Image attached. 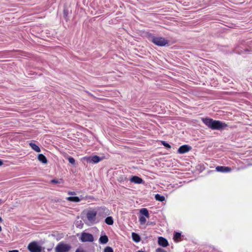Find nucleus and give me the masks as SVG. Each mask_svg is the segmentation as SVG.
Listing matches in <instances>:
<instances>
[{"mask_svg":"<svg viewBox=\"0 0 252 252\" xmlns=\"http://www.w3.org/2000/svg\"><path fill=\"white\" fill-rule=\"evenodd\" d=\"M51 182L53 184H58L60 183L59 180L56 179H53L51 181Z\"/></svg>","mask_w":252,"mask_h":252,"instance_id":"obj_27","label":"nucleus"},{"mask_svg":"<svg viewBox=\"0 0 252 252\" xmlns=\"http://www.w3.org/2000/svg\"><path fill=\"white\" fill-rule=\"evenodd\" d=\"M66 200L69 201L74 202H79L81 199L77 196H69L66 198Z\"/></svg>","mask_w":252,"mask_h":252,"instance_id":"obj_14","label":"nucleus"},{"mask_svg":"<svg viewBox=\"0 0 252 252\" xmlns=\"http://www.w3.org/2000/svg\"><path fill=\"white\" fill-rule=\"evenodd\" d=\"M2 164H3L2 161L1 159H0V166H1Z\"/></svg>","mask_w":252,"mask_h":252,"instance_id":"obj_31","label":"nucleus"},{"mask_svg":"<svg viewBox=\"0 0 252 252\" xmlns=\"http://www.w3.org/2000/svg\"><path fill=\"white\" fill-rule=\"evenodd\" d=\"M105 222L108 225H112L113 224V220L111 217H108L105 219Z\"/></svg>","mask_w":252,"mask_h":252,"instance_id":"obj_19","label":"nucleus"},{"mask_svg":"<svg viewBox=\"0 0 252 252\" xmlns=\"http://www.w3.org/2000/svg\"><path fill=\"white\" fill-rule=\"evenodd\" d=\"M84 159L86 160L88 162H94V163H98L101 160L99 157L97 156H94L92 157H84Z\"/></svg>","mask_w":252,"mask_h":252,"instance_id":"obj_7","label":"nucleus"},{"mask_svg":"<svg viewBox=\"0 0 252 252\" xmlns=\"http://www.w3.org/2000/svg\"><path fill=\"white\" fill-rule=\"evenodd\" d=\"M216 169L217 171L220 172H229L231 171L230 167L223 166H218L216 167Z\"/></svg>","mask_w":252,"mask_h":252,"instance_id":"obj_10","label":"nucleus"},{"mask_svg":"<svg viewBox=\"0 0 252 252\" xmlns=\"http://www.w3.org/2000/svg\"><path fill=\"white\" fill-rule=\"evenodd\" d=\"M28 248L31 252H41V248L38 246L35 242H32L30 243L28 245Z\"/></svg>","mask_w":252,"mask_h":252,"instance_id":"obj_5","label":"nucleus"},{"mask_svg":"<svg viewBox=\"0 0 252 252\" xmlns=\"http://www.w3.org/2000/svg\"><path fill=\"white\" fill-rule=\"evenodd\" d=\"M1 230H2V228H1V226H0V232L1 231Z\"/></svg>","mask_w":252,"mask_h":252,"instance_id":"obj_33","label":"nucleus"},{"mask_svg":"<svg viewBox=\"0 0 252 252\" xmlns=\"http://www.w3.org/2000/svg\"><path fill=\"white\" fill-rule=\"evenodd\" d=\"M132 238L133 240L136 243L140 242L141 240L139 235L134 232L132 233Z\"/></svg>","mask_w":252,"mask_h":252,"instance_id":"obj_16","label":"nucleus"},{"mask_svg":"<svg viewBox=\"0 0 252 252\" xmlns=\"http://www.w3.org/2000/svg\"><path fill=\"white\" fill-rule=\"evenodd\" d=\"M140 212L141 214L143 215L145 217L149 218V214L148 210L146 208H142L140 210Z\"/></svg>","mask_w":252,"mask_h":252,"instance_id":"obj_18","label":"nucleus"},{"mask_svg":"<svg viewBox=\"0 0 252 252\" xmlns=\"http://www.w3.org/2000/svg\"><path fill=\"white\" fill-rule=\"evenodd\" d=\"M80 240L82 242H92L94 241V238L92 234L87 232H83L81 233Z\"/></svg>","mask_w":252,"mask_h":252,"instance_id":"obj_3","label":"nucleus"},{"mask_svg":"<svg viewBox=\"0 0 252 252\" xmlns=\"http://www.w3.org/2000/svg\"><path fill=\"white\" fill-rule=\"evenodd\" d=\"M104 252H114V251L111 247L107 246L104 248Z\"/></svg>","mask_w":252,"mask_h":252,"instance_id":"obj_23","label":"nucleus"},{"mask_svg":"<svg viewBox=\"0 0 252 252\" xmlns=\"http://www.w3.org/2000/svg\"><path fill=\"white\" fill-rule=\"evenodd\" d=\"M99 241L100 244H106L108 242V238L105 235L101 236L99 238Z\"/></svg>","mask_w":252,"mask_h":252,"instance_id":"obj_13","label":"nucleus"},{"mask_svg":"<svg viewBox=\"0 0 252 252\" xmlns=\"http://www.w3.org/2000/svg\"><path fill=\"white\" fill-rule=\"evenodd\" d=\"M155 198L157 200L162 202L165 200V197L163 196L160 195V194H157L155 195Z\"/></svg>","mask_w":252,"mask_h":252,"instance_id":"obj_20","label":"nucleus"},{"mask_svg":"<svg viewBox=\"0 0 252 252\" xmlns=\"http://www.w3.org/2000/svg\"><path fill=\"white\" fill-rule=\"evenodd\" d=\"M139 221L141 224H143L146 222V219L145 217L141 216L139 217Z\"/></svg>","mask_w":252,"mask_h":252,"instance_id":"obj_22","label":"nucleus"},{"mask_svg":"<svg viewBox=\"0 0 252 252\" xmlns=\"http://www.w3.org/2000/svg\"><path fill=\"white\" fill-rule=\"evenodd\" d=\"M4 203V201H3L1 199H0V204H2Z\"/></svg>","mask_w":252,"mask_h":252,"instance_id":"obj_30","label":"nucleus"},{"mask_svg":"<svg viewBox=\"0 0 252 252\" xmlns=\"http://www.w3.org/2000/svg\"><path fill=\"white\" fill-rule=\"evenodd\" d=\"M161 143L165 147L167 148L170 149L171 148V146L164 141H162Z\"/></svg>","mask_w":252,"mask_h":252,"instance_id":"obj_24","label":"nucleus"},{"mask_svg":"<svg viewBox=\"0 0 252 252\" xmlns=\"http://www.w3.org/2000/svg\"><path fill=\"white\" fill-rule=\"evenodd\" d=\"M29 145L32 148V150H33L34 151H35V152H40V148L38 147V146H37L35 143L31 142V143H29Z\"/></svg>","mask_w":252,"mask_h":252,"instance_id":"obj_15","label":"nucleus"},{"mask_svg":"<svg viewBox=\"0 0 252 252\" xmlns=\"http://www.w3.org/2000/svg\"><path fill=\"white\" fill-rule=\"evenodd\" d=\"M156 252H167L164 249L161 248H158L156 250Z\"/></svg>","mask_w":252,"mask_h":252,"instance_id":"obj_26","label":"nucleus"},{"mask_svg":"<svg viewBox=\"0 0 252 252\" xmlns=\"http://www.w3.org/2000/svg\"><path fill=\"white\" fill-rule=\"evenodd\" d=\"M97 215L96 211L94 210L89 211L87 213V218L91 222L94 221Z\"/></svg>","mask_w":252,"mask_h":252,"instance_id":"obj_6","label":"nucleus"},{"mask_svg":"<svg viewBox=\"0 0 252 252\" xmlns=\"http://www.w3.org/2000/svg\"><path fill=\"white\" fill-rule=\"evenodd\" d=\"M68 161L72 164H74L75 163V160L74 158L71 157H69L68 158Z\"/></svg>","mask_w":252,"mask_h":252,"instance_id":"obj_25","label":"nucleus"},{"mask_svg":"<svg viewBox=\"0 0 252 252\" xmlns=\"http://www.w3.org/2000/svg\"><path fill=\"white\" fill-rule=\"evenodd\" d=\"M130 181L135 184H140L143 183V180L142 178L137 176H133L130 179Z\"/></svg>","mask_w":252,"mask_h":252,"instance_id":"obj_11","label":"nucleus"},{"mask_svg":"<svg viewBox=\"0 0 252 252\" xmlns=\"http://www.w3.org/2000/svg\"><path fill=\"white\" fill-rule=\"evenodd\" d=\"M158 244L163 247H166L169 245L167 240L161 236L158 238Z\"/></svg>","mask_w":252,"mask_h":252,"instance_id":"obj_9","label":"nucleus"},{"mask_svg":"<svg viewBox=\"0 0 252 252\" xmlns=\"http://www.w3.org/2000/svg\"><path fill=\"white\" fill-rule=\"evenodd\" d=\"M8 252H19V251L17 250H14L9 251Z\"/></svg>","mask_w":252,"mask_h":252,"instance_id":"obj_29","label":"nucleus"},{"mask_svg":"<svg viewBox=\"0 0 252 252\" xmlns=\"http://www.w3.org/2000/svg\"><path fill=\"white\" fill-rule=\"evenodd\" d=\"M2 219L1 218V217H0V222H2Z\"/></svg>","mask_w":252,"mask_h":252,"instance_id":"obj_32","label":"nucleus"},{"mask_svg":"<svg viewBox=\"0 0 252 252\" xmlns=\"http://www.w3.org/2000/svg\"><path fill=\"white\" fill-rule=\"evenodd\" d=\"M67 193H68V195H75L76 194V192H74V191H68Z\"/></svg>","mask_w":252,"mask_h":252,"instance_id":"obj_28","label":"nucleus"},{"mask_svg":"<svg viewBox=\"0 0 252 252\" xmlns=\"http://www.w3.org/2000/svg\"><path fill=\"white\" fill-rule=\"evenodd\" d=\"M152 42L159 46H164L168 43L167 40L161 37L154 38L152 40Z\"/></svg>","mask_w":252,"mask_h":252,"instance_id":"obj_4","label":"nucleus"},{"mask_svg":"<svg viewBox=\"0 0 252 252\" xmlns=\"http://www.w3.org/2000/svg\"><path fill=\"white\" fill-rule=\"evenodd\" d=\"M38 160L44 164L47 163V159L46 157L42 154H39L37 157Z\"/></svg>","mask_w":252,"mask_h":252,"instance_id":"obj_12","label":"nucleus"},{"mask_svg":"<svg viewBox=\"0 0 252 252\" xmlns=\"http://www.w3.org/2000/svg\"><path fill=\"white\" fill-rule=\"evenodd\" d=\"M71 248L70 245L60 242L56 247L55 252H68Z\"/></svg>","mask_w":252,"mask_h":252,"instance_id":"obj_2","label":"nucleus"},{"mask_svg":"<svg viewBox=\"0 0 252 252\" xmlns=\"http://www.w3.org/2000/svg\"><path fill=\"white\" fill-rule=\"evenodd\" d=\"M173 239L175 242H179L181 239V233L180 232H175L174 235Z\"/></svg>","mask_w":252,"mask_h":252,"instance_id":"obj_17","label":"nucleus"},{"mask_svg":"<svg viewBox=\"0 0 252 252\" xmlns=\"http://www.w3.org/2000/svg\"><path fill=\"white\" fill-rule=\"evenodd\" d=\"M147 37L148 38L149 40H150L151 42H152V40L154 38H155L156 36L153 35L152 33H147Z\"/></svg>","mask_w":252,"mask_h":252,"instance_id":"obj_21","label":"nucleus"},{"mask_svg":"<svg viewBox=\"0 0 252 252\" xmlns=\"http://www.w3.org/2000/svg\"><path fill=\"white\" fill-rule=\"evenodd\" d=\"M202 121L207 126L212 129L221 130L228 126L225 123L211 118H204L202 119Z\"/></svg>","mask_w":252,"mask_h":252,"instance_id":"obj_1","label":"nucleus"},{"mask_svg":"<svg viewBox=\"0 0 252 252\" xmlns=\"http://www.w3.org/2000/svg\"><path fill=\"white\" fill-rule=\"evenodd\" d=\"M190 146L188 145H184L179 147L178 150V153L180 154L186 153L191 150Z\"/></svg>","mask_w":252,"mask_h":252,"instance_id":"obj_8","label":"nucleus"}]
</instances>
